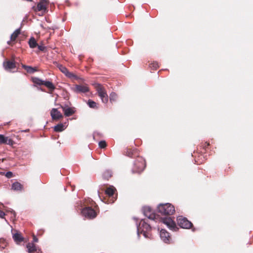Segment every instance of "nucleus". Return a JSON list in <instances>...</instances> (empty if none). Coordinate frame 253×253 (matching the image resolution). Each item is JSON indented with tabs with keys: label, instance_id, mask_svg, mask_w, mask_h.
Returning <instances> with one entry per match:
<instances>
[{
	"label": "nucleus",
	"instance_id": "nucleus-5",
	"mask_svg": "<svg viewBox=\"0 0 253 253\" xmlns=\"http://www.w3.org/2000/svg\"><path fill=\"white\" fill-rule=\"evenodd\" d=\"M82 215L85 218L92 219L97 215L96 212L91 207H86L82 211Z\"/></svg>",
	"mask_w": 253,
	"mask_h": 253
},
{
	"label": "nucleus",
	"instance_id": "nucleus-7",
	"mask_svg": "<svg viewBox=\"0 0 253 253\" xmlns=\"http://www.w3.org/2000/svg\"><path fill=\"white\" fill-rule=\"evenodd\" d=\"M32 81L35 84H44L45 86L48 87L49 89H51V91L54 90V89L55 88V86L53 84L49 81H44L37 77L33 78Z\"/></svg>",
	"mask_w": 253,
	"mask_h": 253
},
{
	"label": "nucleus",
	"instance_id": "nucleus-3",
	"mask_svg": "<svg viewBox=\"0 0 253 253\" xmlns=\"http://www.w3.org/2000/svg\"><path fill=\"white\" fill-rule=\"evenodd\" d=\"M133 172H140L142 171L145 167V162L142 158H138L134 163Z\"/></svg>",
	"mask_w": 253,
	"mask_h": 253
},
{
	"label": "nucleus",
	"instance_id": "nucleus-39",
	"mask_svg": "<svg viewBox=\"0 0 253 253\" xmlns=\"http://www.w3.org/2000/svg\"><path fill=\"white\" fill-rule=\"evenodd\" d=\"M100 200H101V201L103 202V200H101V198H100Z\"/></svg>",
	"mask_w": 253,
	"mask_h": 253
},
{
	"label": "nucleus",
	"instance_id": "nucleus-4",
	"mask_svg": "<svg viewBox=\"0 0 253 253\" xmlns=\"http://www.w3.org/2000/svg\"><path fill=\"white\" fill-rule=\"evenodd\" d=\"M96 89L102 102L106 103L108 101V97L107 92L104 87H103L100 84H98L96 86Z\"/></svg>",
	"mask_w": 253,
	"mask_h": 253
},
{
	"label": "nucleus",
	"instance_id": "nucleus-34",
	"mask_svg": "<svg viewBox=\"0 0 253 253\" xmlns=\"http://www.w3.org/2000/svg\"><path fill=\"white\" fill-rule=\"evenodd\" d=\"M33 241L34 242H37L38 241V239H37V238L35 236H34V238H33Z\"/></svg>",
	"mask_w": 253,
	"mask_h": 253
},
{
	"label": "nucleus",
	"instance_id": "nucleus-38",
	"mask_svg": "<svg viewBox=\"0 0 253 253\" xmlns=\"http://www.w3.org/2000/svg\"><path fill=\"white\" fill-rule=\"evenodd\" d=\"M5 241L4 239H0V243H2V242H4Z\"/></svg>",
	"mask_w": 253,
	"mask_h": 253
},
{
	"label": "nucleus",
	"instance_id": "nucleus-17",
	"mask_svg": "<svg viewBox=\"0 0 253 253\" xmlns=\"http://www.w3.org/2000/svg\"><path fill=\"white\" fill-rule=\"evenodd\" d=\"M12 237L14 241L17 244L24 241V238L22 236L21 234L18 232L15 233H13Z\"/></svg>",
	"mask_w": 253,
	"mask_h": 253
},
{
	"label": "nucleus",
	"instance_id": "nucleus-31",
	"mask_svg": "<svg viewBox=\"0 0 253 253\" xmlns=\"http://www.w3.org/2000/svg\"><path fill=\"white\" fill-rule=\"evenodd\" d=\"M5 176L8 178H10L12 176V173L10 171L7 172L6 173Z\"/></svg>",
	"mask_w": 253,
	"mask_h": 253
},
{
	"label": "nucleus",
	"instance_id": "nucleus-24",
	"mask_svg": "<svg viewBox=\"0 0 253 253\" xmlns=\"http://www.w3.org/2000/svg\"><path fill=\"white\" fill-rule=\"evenodd\" d=\"M20 33V29H18L17 30H16L12 34H11V40L12 41H14L15 40L16 38L17 37V36L19 35Z\"/></svg>",
	"mask_w": 253,
	"mask_h": 253
},
{
	"label": "nucleus",
	"instance_id": "nucleus-37",
	"mask_svg": "<svg viewBox=\"0 0 253 253\" xmlns=\"http://www.w3.org/2000/svg\"><path fill=\"white\" fill-rule=\"evenodd\" d=\"M11 212L13 214V215L15 216V212L14 211L11 210Z\"/></svg>",
	"mask_w": 253,
	"mask_h": 253
},
{
	"label": "nucleus",
	"instance_id": "nucleus-23",
	"mask_svg": "<svg viewBox=\"0 0 253 253\" xmlns=\"http://www.w3.org/2000/svg\"><path fill=\"white\" fill-rule=\"evenodd\" d=\"M112 172L111 170H106L104 172L103 174V177L104 178L108 179L112 176Z\"/></svg>",
	"mask_w": 253,
	"mask_h": 253
},
{
	"label": "nucleus",
	"instance_id": "nucleus-25",
	"mask_svg": "<svg viewBox=\"0 0 253 253\" xmlns=\"http://www.w3.org/2000/svg\"><path fill=\"white\" fill-rule=\"evenodd\" d=\"M22 67L27 71V72L29 73H33L35 71H36V69L33 68L31 66H28L26 65H23Z\"/></svg>",
	"mask_w": 253,
	"mask_h": 253
},
{
	"label": "nucleus",
	"instance_id": "nucleus-15",
	"mask_svg": "<svg viewBox=\"0 0 253 253\" xmlns=\"http://www.w3.org/2000/svg\"><path fill=\"white\" fill-rule=\"evenodd\" d=\"M29 253H40V250L33 243H29L27 245Z\"/></svg>",
	"mask_w": 253,
	"mask_h": 253
},
{
	"label": "nucleus",
	"instance_id": "nucleus-14",
	"mask_svg": "<svg viewBox=\"0 0 253 253\" xmlns=\"http://www.w3.org/2000/svg\"><path fill=\"white\" fill-rule=\"evenodd\" d=\"M50 115L53 120H58L63 117L62 114L55 108L51 110Z\"/></svg>",
	"mask_w": 253,
	"mask_h": 253
},
{
	"label": "nucleus",
	"instance_id": "nucleus-40",
	"mask_svg": "<svg viewBox=\"0 0 253 253\" xmlns=\"http://www.w3.org/2000/svg\"><path fill=\"white\" fill-rule=\"evenodd\" d=\"M100 200H101V201L103 202V200H101V198H100Z\"/></svg>",
	"mask_w": 253,
	"mask_h": 253
},
{
	"label": "nucleus",
	"instance_id": "nucleus-26",
	"mask_svg": "<svg viewBox=\"0 0 253 253\" xmlns=\"http://www.w3.org/2000/svg\"><path fill=\"white\" fill-rule=\"evenodd\" d=\"M118 96L117 94L114 92H112L110 94V101L111 102H115L117 101Z\"/></svg>",
	"mask_w": 253,
	"mask_h": 253
},
{
	"label": "nucleus",
	"instance_id": "nucleus-2",
	"mask_svg": "<svg viewBox=\"0 0 253 253\" xmlns=\"http://www.w3.org/2000/svg\"><path fill=\"white\" fill-rule=\"evenodd\" d=\"M158 211L164 215L172 214L175 211L174 207L169 203L160 204L158 206Z\"/></svg>",
	"mask_w": 253,
	"mask_h": 253
},
{
	"label": "nucleus",
	"instance_id": "nucleus-21",
	"mask_svg": "<svg viewBox=\"0 0 253 253\" xmlns=\"http://www.w3.org/2000/svg\"><path fill=\"white\" fill-rule=\"evenodd\" d=\"M29 44L30 47L32 48L36 47L38 45L36 40L33 37H31L29 40Z\"/></svg>",
	"mask_w": 253,
	"mask_h": 253
},
{
	"label": "nucleus",
	"instance_id": "nucleus-8",
	"mask_svg": "<svg viewBox=\"0 0 253 253\" xmlns=\"http://www.w3.org/2000/svg\"><path fill=\"white\" fill-rule=\"evenodd\" d=\"M177 224L182 228L189 229L192 226V223L188 219L182 216H178L177 218Z\"/></svg>",
	"mask_w": 253,
	"mask_h": 253
},
{
	"label": "nucleus",
	"instance_id": "nucleus-12",
	"mask_svg": "<svg viewBox=\"0 0 253 253\" xmlns=\"http://www.w3.org/2000/svg\"><path fill=\"white\" fill-rule=\"evenodd\" d=\"M47 4L48 0H41L37 5V10L45 12L46 11Z\"/></svg>",
	"mask_w": 253,
	"mask_h": 253
},
{
	"label": "nucleus",
	"instance_id": "nucleus-35",
	"mask_svg": "<svg viewBox=\"0 0 253 253\" xmlns=\"http://www.w3.org/2000/svg\"><path fill=\"white\" fill-rule=\"evenodd\" d=\"M153 67L156 69L158 67V64L157 63H154Z\"/></svg>",
	"mask_w": 253,
	"mask_h": 253
},
{
	"label": "nucleus",
	"instance_id": "nucleus-1",
	"mask_svg": "<svg viewBox=\"0 0 253 253\" xmlns=\"http://www.w3.org/2000/svg\"><path fill=\"white\" fill-rule=\"evenodd\" d=\"M150 225L145 222L143 219H141L139 225L137 224V235L139 236L140 234H143L145 238H149V232L151 230Z\"/></svg>",
	"mask_w": 253,
	"mask_h": 253
},
{
	"label": "nucleus",
	"instance_id": "nucleus-13",
	"mask_svg": "<svg viewBox=\"0 0 253 253\" xmlns=\"http://www.w3.org/2000/svg\"><path fill=\"white\" fill-rule=\"evenodd\" d=\"M65 116L69 117L75 113L74 108L69 107L68 106H61Z\"/></svg>",
	"mask_w": 253,
	"mask_h": 253
},
{
	"label": "nucleus",
	"instance_id": "nucleus-16",
	"mask_svg": "<svg viewBox=\"0 0 253 253\" xmlns=\"http://www.w3.org/2000/svg\"><path fill=\"white\" fill-rule=\"evenodd\" d=\"M6 144L9 145H12L13 142L12 139L8 137H5L2 134H0V144Z\"/></svg>",
	"mask_w": 253,
	"mask_h": 253
},
{
	"label": "nucleus",
	"instance_id": "nucleus-11",
	"mask_svg": "<svg viewBox=\"0 0 253 253\" xmlns=\"http://www.w3.org/2000/svg\"><path fill=\"white\" fill-rule=\"evenodd\" d=\"M73 90L76 93H85L89 91L86 85H76Z\"/></svg>",
	"mask_w": 253,
	"mask_h": 253
},
{
	"label": "nucleus",
	"instance_id": "nucleus-10",
	"mask_svg": "<svg viewBox=\"0 0 253 253\" xmlns=\"http://www.w3.org/2000/svg\"><path fill=\"white\" fill-rule=\"evenodd\" d=\"M160 236L162 240L165 243H170V237L169 234L165 230L161 229L160 232Z\"/></svg>",
	"mask_w": 253,
	"mask_h": 253
},
{
	"label": "nucleus",
	"instance_id": "nucleus-28",
	"mask_svg": "<svg viewBox=\"0 0 253 253\" xmlns=\"http://www.w3.org/2000/svg\"><path fill=\"white\" fill-rule=\"evenodd\" d=\"M65 76L70 79L75 80H78L79 79V78L76 75H75L74 73L72 72H70L69 71Z\"/></svg>",
	"mask_w": 253,
	"mask_h": 253
},
{
	"label": "nucleus",
	"instance_id": "nucleus-22",
	"mask_svg": "<svg viewBox=\"0 0 253 253\" xmlns=\"http://www.w3.org/2000/svg\"><path fill=\"white\" fill-rule=\"evenodd\" d=\"M115 191V188L113 187H110L108 188L106 191L105 193L111 198L113 196Z\"/></svg>",
	"mask_w": 253,
	"mask_h": 253
},
{
	"label": "nucleus",
	"instance_id": "nucleus-33",
	"mask_svg": "<svg viewBox=\"0 0 253 253\" xmlns=\"http://www.w3.org/2000/svg\"><path fill=\"white\" fill-rule=\"evenodd\" d=\"M38 49L41 51H43L44 50L45 47L43 45H38Z\"/></svg>",
	"mask_w": 253,
	"mask_h": 253
},
{
	"label": "nucleus",
	"instance_id": "nucleus-6",
	"mask_svg": "<svg viewBox=\"0 0 253 253\" xmlns=\"http://www.w3.org/2000/svg\"><path fill=\"white\" fill-rule=\"evenodd\" d=\"M142 211L144 215L149 219L154 221L156 220V221L157 220H158V216L154 213L150 207L147 206L144 207Z\"/></svg>",
	"mask_w": 253,
	"mask_h": 253
},
{
	"label": "nucleus",
	"instance_id": "nucleus-30",
	"mask_svg": "<svg viewBox=\"0 0 253 253\" xmlns=\"http://www.w3.org/2000/svg\"><path fill=\"white\" fill-rule=\"evenodd\" d=\"M99 146L101 148H104L106 147V143L105 142V141H101L99 142Z\"/></svg>",
	"mask_w": 253,
	"mask_h": 253
},
{
	"label": "nucleus",
	"instance_id": "nucleus-29",
	"mask_svg": "<svg viewBox=\"0 0 253 253\" xmlns=\"http://www.w3.org/2000/svg\"><path fill=\"white\" fill-rule=\"evenodd\" d=\"M58 67L61 72H62L63 74H65V75H66L68 72V70L65 67L61 65H59Z\"/></svg>",
	"mask_w": 253,
	"mask_h": 253
},
{
	"label": "nucleus",
	"instance_id": "nucleus-19",
	"mask_svg": "<svg viewBox=\"0 0 253 253\" xmlns=\"http://www.w3.org/2000/svg\"><path fill=\"white\" fill-rule=\"evenodd\" d=\"M12 189L15 191H21L22 189V185L18 182H15L12 184Z\"/></svg>",
	"mask_w": 253,
	"mask_h": 253
},
{
	"label": "nucleus",
	"instance_id": "nucleus-32",
	"mask_svg": "<svg viewBox=\"0 0 253 253\" xmlns=\"http://www.w3.org/2000/svg\"><path fill=\"white\" fill-rule=\"evenodd\" d=\"M5 215V213L3 211L0 210V217L1 218H4V216Z\"/></svg>",
	"mask_w": 253,
	"mask_h": 253
},
{
	"label": "nucleus",
	"instance_id": "nucleus-36",
	"mask_svg": "<svg viewBox=\"0 0 253 253\" xmlns=\"http://www.w3.org/2000/svg\"><path fill=\"white\" fill-rule=\"evenodd\" d=\"M114 200H110V201L108 202H104L105 203H107V204H109V203H114Z\"/></svg>",
	"mask_w": 253,
	"mask_h": 253
},
{
	"label": "nucleus",
	"instance_id": "nucleus-27",
	"mask_svg": "<svg viewBox=\"0 0 253 253\" xmlns=\"http://www.w3.org/2000/svg\"><path fill=\"white\" fill-rule=\"evenodd\" d=\"M87 104L90 108H97L96 103L91 100H88Z\"/></svg>",
	"mask_w": 253,
	"mask_h": 253
},
{
	"label": "nucleus",
	"instance_id": "nucleus-18",
	"mask_svg": "<svg viewBox=\"0 0 253 253\" xmlns=\"http://www.w3.org/2000/svg\"><path fill=\"white\" fill-rule=\"evenodd\" d=\"M3 66L6 70H10L15 68V64L13 61H8L3 63Z\"/></svg>",
	"mask_w": 253,
	"mask_h": 253
},
{
	"label": "nucleus",
	"instance_id": "nucleus-9",
	"mask_svg": "<svg viewBox=\"0 0 253 253\" xmlns=\"http://www.w3.org/2000/svg\"><path fill=\"white\" fill-rule=\"evenodd\" d=\"M162 222L166 225L170 229L175 230L176 225L170 217L164 218L161 219Z\"/></svg>",
	"mask_w": 253,
	"mask_h": 253
},
{
	"label": "nucleus",
	"instance_id": "nucleus-20",
	"mask_svg": "<svg viewBox=\"0 0 253 253\" xmlns=\"http://www.w3.org/2000/svg\"><path fill=\"white\" fill-rule=\"evenodd\" d=\"M66 128L65 125L63 124H59L54 127V131L56 132H61L63 131Z\"/></svg>",
	"mask_w": 253,
	"mask_h": 253
}]
</instances>
